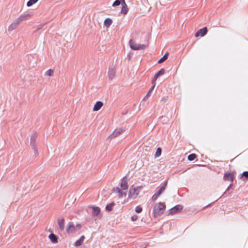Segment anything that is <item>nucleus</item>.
<instances>
[{"instance_id":"2f4dec72","label":"nucleus","mask_w":248,"mask_h":248,"mask_svg":"<svg viewBox=\"0 0 248 248\" xmlns=\"http://www.w3.org/2000/svg\"><path fill=\"white\" fill-rule=\"evenodd\" d=\"M142 210V208L140 206H137L136 207L135 211L138 213H140V212H141Z\"/></svg>"},{"instance_id":"f8f14e48","label":"nucleus","mask_w":248,"mask_h":248,"mask_svg":"<svg viewBox=\"0 0 248 248\" xmlns=\"http://www.w3.org/2000/svg\"><path fill=\"white\" fill-rule=\"evenodd\" d=\"M103 106V103L102 101H97L94 106L93 110L97 111L99 110Z\"/></svg>"},{"instance_id":"9b49d317","label":"nucleus","mask_w":248,"mask_h":248,"mask_svg":"<svg viewBox=\"0 0 248 248\" xmlns=\"http://www.w3.org/2000/svg\"><path fill=\"white\" fill-rule=\"evenodd\" d=\"M113 190L114 192L117 193L118 194L119 197H123L126 196V192H123L122 190L118 187L114 188Z\"/></svg>"},{"instance_id":"f3484780","label":"nucleus","mask_w":248,"mask_h":248,"mask_svg":"<svg viewBox=\"0 0 248 248\" xmlns=\"http://www.w3.org/2000/svg\"><path fill=\"white\" fill-rule=\"evenodd\" d=\"M58 225L60 230L61 231H63L64 229V219L62 218V219H59L58 220Z\"/></svg>"},{"instance_id":"7c9ffc66","label":"nucleus","mask_w":248,"mask_h":248,"mask_svg":"<svg viewBox=\"0 0 248 248\" xmlns=\"http://www.w3.org/2000/svg\"><path fill=\"white\" fill-rule=\"evenodd\" d=\"M121 0H116L113 3L112 6L115 7L116 6H118L121 4Z\"/></svg>"},{"instance_id":"473e14b6","label":"nucleus","mask_w":248,"mask_h":248,"mask_svg":"<svg viewBox=\"0 0 248 248\" xmlns=\"http://www.w3.org/2000/svg\"><path fill=\"white\" fill-rule=\"evenodd\" d=\"M158 196H159L156 193H155L152 197V200L153 201H155V200H156L157 199V198H158Z\"/></svg>"},{"instance_id":"39448f33","label":"nucleus","mask_w":248,"mask_h":248,"mask_svg":"<svg viewBox=\"0 0 248 248\" xmlns=\"http://www.w3.org/2000/svg\"><path fill=\"white\" fill-rule=\"evenodd\" d=\"M37 137V134L36 133H34L32 134L31 137V140H30V145L31 146L32 149L34 151V155H38V151H37V148L35 144V141L36 140Z\"/></svg>"},{"instance_id":"4be33fe9","label":"nucleus","mask_w":248,"mask_h":248,"mask_svg":"<svg viewBox=\"0 0 248 248\" xmlns=\"http://www.w3.org/2000/svg\"><path fill=\"white\" fill-rule=\"evenodd\" d=\"M240 178L243 180L248 179V171L243 172L240 175Z\"/></svg>"},{"instance_id":"7ed1b4c3","label":"nucleus","mask_w":248,"mask_h":248,"mask_svg":"<svg viewBox=\"0 0 248 248\" xmlns=\"http://www.w3.org/2000/svg\"><path fill=\"white\" fill-rule=\"evenodd\" d=\"M141 188V186L134 187L133 186H131L129 190L128 198L132 199H136L140 193Z\"/></svg>"},{"instance_id":"aec40b11","label":"nucleus","mask_w":248,"mask_h":248,"mask_svg":"<svg viewBox=\"0 0 248 248\" xmlns=\"http://www.w3.org/2000/svg\"><path fill=\"white\" fill-rule=\"evenodd\" d=\"M85 239V237L84 235H82L80 237V238L77 240L75 243V246H77V247H78V246H80V245H82L83 242L84 241Z\"/></svg>"},{"instance_id":"bb28decb","label":"nucleus","mask_w":248,"mask_h":248,"mask_svg":"<svg viewBox=\"0 0 248 248\" xmlns=\"http://www.w3.org/2000/svg\"><path fill=\"white\" fill-rule=\"evenodd\" d=\"M38 0H30L27 2V5L28 7L32 6L33 4L36 3Z\"/></svg>"},{"instance_id":"ddd939ff","label":"nucleus","mask_w":248,"mask_h":248,"mask_svg":"<svg viewBox=\"0 0 248 248\" xmlns=\"http://www.w3.org/2000/svg\"><path fill=\"white\" fill-rule=\"evenodd\" d=\"M89 207L92 208L93 209V211L92 212V215L93 216H96L99 214L100 212V209L98 207L90 206Z\"/></svg>"},{"instance_id":"f257e3e1","label":"nucleus","mask_w":248,"mask_h":248,"mask_svg":"<svg viewBox=\"0 0 248 248\" xmlns=\"http://www.w3.org/2000/svg\"><path fill=\"white\" fill-rule=\"evenodd\" d=\"M31 16V15L30 14H25L20 16L9 26L8 31H12L15 30L22 22L28 19Z\"/></svg>"},{"instance_id":"c85d7f7f","label":"nucleus","mask_w":248,"mask_h":248,"mask_svg":"<svg viewBox=\"0 0 248 248\" xmlns=\"http://www.w3.org/2000/svg\"><path fill=\"white\" fill-rule=\"evenodd\" d=\"M196 157V155L195 154H191L188 156V159L189 161L194 160Z\"/></svg>"},{"instance_id":"423d86ee","label":"nucleus","mask_w":248,"mask_h":248,"mask_svg":"<svg viewBox=\"0 0 248 248\" xmlns=\"http://www.w3.org/2000/svg\"><path fill=\"white\" fill-rule=\"evenodd\" d=\"M125 130L122 128H118L116 129L111 134L110 138L111 139L114 138L117 136L121 134Z\"/></svg>"},{"instance_id":"a878e982","label":"nucleus","mask_w":248,"mask_h":248,"mask_svg":"<svg viewBox=\"0 0 248 248\" xmlns=\"http://www.w3.org/2000/svg\"><path fill=\"white\" fill-rule=\"evenodd\" d=\"M155 84H153L152 87L150 89V90L148 91V93H147L146 95L145 96V97H144V99H145V98H147L149 96H150L151 94V93L152 92H153L155 87Z\"/></svg>"},{"instance_id":"a211bd4d","label":"nucleus","mask_w":248,"mask_h":248,"mask_svg":"<svg viewBox=\"0 0 248 248\" xmlns=\"http://www.w3.org/2000/svg\"><path fill=\"white\" fill-rule=\"evenodd\" d=\"M167 185V181L164 182L162 186L158 190V191L156 192V193L160 196L162 193L165 190Z\"/></svg>"},{"instance_id":"c9c22d12","label":"nucleus","mask_w":248,"mask_h":248,"mask_svg":"<svg viewBox=\"0 0 248 248\" xmlns=\"http://www.w3.org/2000/svg\"><path fill=\"white\" fill-rule=\"evenodd\" d=\"M77 227H78L79 228H80V227H81V225H80V224H78V225H77Z\"/></svg>"},{"instance_id":"6e6552de","label":"nucleus","mask_w":248,"mask_h":248,"mask_svg":"<svg viewBox=\"0 0 248 248\" xmlns=\"http://www.w3.org/2000/svg\"><path fill=\"white\" fill-rule=\"evenodd\" d=\"M66 232L68 233L73 232L75 231V227L73 222H69L66 228Z\"/></svg>"},{"instance_id":"393cba45","label":"nucleus","mask_w":248,"mask_h":248,"mask_svg":"<svg viewBox=\"0 0 248 248\" xmlns=\"http://www.w3.org/2000/svg\"><path fill=\"white\" fill-rule=\"evenodd\" d=\"M168 53H166L158 61V62L159 63H162L164 62L165 60H166L168 57Z\"/></svg>"},{"instance_id":"0eeeda50","label":"nucleus","mask_w":248,"mask_h":248,"mask_svg":"<svg viewBox=\"0 0 248 248\" xmlns=\"http://www.w3.org/2000/svg\"><path fill=\"white\" fill-rule=\"evenodd\" d=\"M165 73V69L163 68L161 69L159 71H158L154 76V77L152 80V84H155V81L158 77Z\"/></svg>"},{"instance_id":"c756f323","label":"nucleus","mask_w":248,"mask_h":248,"mask_svg":"<svg viewBox=\"0 0 248 248\" xmlns=\"http://www.w3.org/2000/svg\"><path fill=\"white\" fill-rule=\"evenodd\" d=\"M53 70L52 69H48L47 70L46 73L45 75L47 76H52L53 74Z\"/></svg>"},{"instance_id":"2eb2a0df","label":"nucleus","mask_w":248,"mask_h":248,"mask_svg":"<svg viewBox=\"0 0 248 248\" xmlns=\"http://www.w3.org/2000/svg\"><path fill=\"white\" fill-rule=\"evenodd\" d=\"M115 70L114 67H109L108 71V76L109 78L112 79L115 76Z\"/></svg>"},{"instance_id":"1a4fd4ad","label":"nucleus","mask_w":248,"mask_h":248,"mask_svg":"<svg viewBox=\"0 0 248 248\" xmlns=\"http://www.w3.org/2000/svg\"><path fill=\"white\" fill-rule=\"evenodd\" d=\"M207 27H205L202 29H200L196 33H195V36L196 37H199V36H201L202 37L204 36L207 32Z\"/></svg>"},{"instance_id":"4468645a","label":"nucleus","mask_w":248,"mask_h":248,"mask_svg":"<svg viewBox=\"0 0 248 248\" xmlns=\"http://www.w3.org/2000/svg\"><path fill=\"white\" fill-rule=\"evenodd\" d=\"M122 2V7L121 9V13L122 14H124V15L126 14L128 11V9L127 8V5L125 2L124 0H121Z\"/></svg>"},{"instance_id":"20e7f679","label":"nucleus","mask_w":248,"mask_h":248,"mask_svg":"<svg viewBox=\"0 0 248 248\" xmlns=\"http://www.w3.org/2000/svg\"><path fill=\"white\" fill-rule=\"evenodd\" d=\"M129 44L130 48L132 50H139L145 49L147 46L144 44H140L137 43L135 41L130 39L129 42Z\"/></svg>"},{"instance_id":"f03ea898","label":"nucleus","mask_w":248,"mask_h":248,"mask_svg":"<svg viewBox=\"0 0 248 248\" xmlns=\"http://www.w3.org/2000/svg\"><path fill=\"white\" fill-rule=\"evenodd\" d=\"M166 208L165 203L162 202H158L155 204L153 214L155 217H156L158 216L163 213Z\"/></svg>"},{"instance_id":"dca6fc26","label":"nucleus","mask_w":248,"mask_h":248,"mask_svg":"<svg viewBox=\"0 0 248 248\" xmlns=\"http://www.w3.org/2000/svg\"><path fill=\"white\" fill-rule=\"evenodd\" d=\"M223 179L225 181H233V176L232 174L231 173H226L224 175Z\"/></svg>"},{"instance_id":"b1692460","label":"nucleus","mask_w":248,"mask_h":248,"mask_svg":"<svg viewBox=\"0 0 248 248\" xmlns=\"http://www.w3.org/2000/svg\"><path fill=\"white\" fill-rule=\"evenodd\" d=\"M114 205L115 203L114 202L108 204L106 206V209L108 211H110L112 210V208Z\"/></svg>"},{"instance_id":"72a5a7b5","label":"nucleus","mask_w":248,"mask_h":248,"mask_svg":"<svg viewBox=\"0 0 248 248\" xmlns=\"http://www.w3.org/2000/svg\"><path fill=\"white\" fill-rule=\"evenodd\" d=\"M138 216L136 215H134L132 216L131 219L132 221H136L138 219Z\"/></svg>"},{"instance_id":"cd10ccee","label":"nucleus","mask_w":248,"mask_h":248,"mask_svg":"<svg viewBox=\"0 0 248 248\" xmlns=\"http://www.w3.org/2000/svg\"><path fill=\"white\" fill-rule=\"evenodd\" d=\"M161 151H162V150L160 148H158L156 150V151L155 152V157H159V156H160L161 154Z\"/></svg>"},{"instance_id":"f704fd0d","label":"nucleus","mask_w":248,"mask_h":248,"mask_svg":"<svg viewBox=\"0 0 248 248\" xmlns=\"http://www.w3.org/2000/svg\"><path fill=\"white\" fill-rule=\"evenodd\" d=\"M231 186H232V184H230V186H228V187L227 188V189H226V191H225V192L222 194V195L220 196V197H221V196H222L224 194H225L226 193V191H227V190H229L230 189V188L231 187Z\"/></svg>"},{"instance_id":"412c9836","label":"nucleus","mask_w":248,"mask_h":248,"mask_svg":"<svg viewBox=\"0 0 248 248\" xmlns=\"http://www.w3.org/2000/svg\"><path fill=\"white\" fill-rule=\"evenodd\" d=\"M121 187L123 190H126L128 188L127 183L124 179L121 182Z\"/></svg>"},{"instance_id":"9d476101","label":"nucleus","mask_w":248,"mask_h":248,"mask_svg":"<svg viewBox=\"0 0 248 248\" xmlns=\"http://www.w3.org/2000/svg\"><path fill=\"white\" fill-rule=\"evenodd\" d=\"M183 207L182 205H177L170 210L169 214L171 215L176 214L181 211Z\"/></svg>"},{"instance_id":"6ab92c4d","label":"nucleus","mask_w":248,"mask_h":248,"mask_svg":"<svg viewBox=\"0 0 248 248\" xmlns=\"http://www.w3.org/2000/svg\"><path fill=\"white\" fill-rule=\"evenodd\" d=\"M51 242L56 243L58 242V237L54 233H51L48 236Z\"/></svg>"},{"instance_id":"5701e85b","label":"nucleus","mask_w":248,"mask_h":248,"mask_svg":"<svg viewBox=\"0 0 248 248\" xmlns=\"http://www.w3.org/2000/svg\"><path fill=\"white\" fill-rule=\"evenodd\" d=\"M112 21L110 18H107L104 21V25L107 27H108L112 24Z\"/></svg>"}]
</instances>
